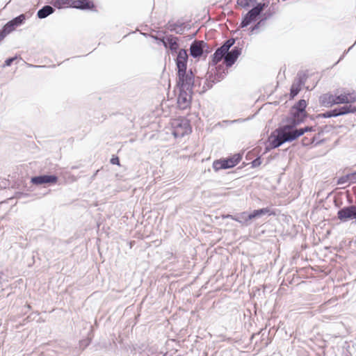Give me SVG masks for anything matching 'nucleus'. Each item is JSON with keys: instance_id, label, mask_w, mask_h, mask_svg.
<instances>
[{"instance_id": "f257e3e1", "label": "nucleus", "mask_w": 356, "mask_h": 356, "mask_svg": "<svg viewBox=\"0 0 356 356\" xmlns=\"http://www.w3.org/2000/svg\"><path fill=\"white\" fill-rule=\"evenodd\" d=\"M307 114L304 113H298L296 111L291 109L290 115L284 121L285 124L280 126L274 131L270 134L269 142L270 147L273 149L276 148V140L281 141L284 138L288 137L294 129H298L297 127L304 122Z\"/></svg>"}, {"instance_id": "f03ea898", "label": "nucleus", "mask_w": 356, "mask_h": 356, "mask_svg": "<svg viewBox=\"0 0 356 356\" xmlns=\"http://www.w3.org/2000/svg\"><path fill=\"white\" fill-rule=\"evenodd\" d=\"M195 76L190 69L184 72H177V86L179 90H193L195 87Z\"/></svg>"}, {"instance_id": "7ed1b4c3", "label": "nucleus", "mask_w": 356, "mask_h": 356, "mask_svg": "<svg viewBox=\"0 0 356 356\" xmlns=\"http://www.w3.org/2000/svg\"><path fill=\"white\" fill-rule=\"evenodd\" d=\"M189 50L193 58H199L202 56L206 58L212 51V48L204 40H195L191 42Z\"/></svg>"}, {"instance_id": "20e7f679", "label": "nucleus", "mask_w": 356, "mask_h": 356, "mask_svg": "<svg viewBox=\"0 0 356 356\" xmlns=\"http://www.w3.org/2000/svg\"><path fill=\"white\" fill-rule=\"evenodd\" d=\"M265 8V3H258L255 6L250 9L243 17L240 26L241 28L247 27L251 23L257 20Z\"/></svg>"}, {"instance_id": "39448f33", "label": "nucleus", "mask_w": 356, "mask_h": 356, "mask_svg": "<svg viewBox=\"0 0 356 356\" xmlns=\"http://www.w3.org/2000/svg\"><path fill=\"white\" fill-rule=\"evenodd\" d=\"M173 134L175 138H181L191 132L190 122L186 119H177L172 122Z\"/></svg>"}, {"instance_id": "423d86ee", "label": "nucleus", "mask_w": 356, "mask_h": 356, "mask_svg": "<svg viewBox=\"0 0 356 356\" xmlns=\"http://www.w3.org/2000/svg\"><path fill=\"white\" fill-rule=\"evenodd\" d=\"M315 131L316 127L312 126H306L302 128H298L294 129V131H293V132H291L290 135L288 136V137L284 138V140L281 141L277 140L276 142H277V143L275 144V147L277 148L285 143L292 142L298 138L300 136H302L306 132Z\"/></svg>"}, {"instance_id": "0eeeda50", "label": "nucleus", "mask_w": 356, "mask_h": 356, "mask_svg": "<svg viewBox=\"0 0 356 356\" xmlns=\"http://www.w3.org/2000/svg\"><path fill=\"white\" fill-rule=\"evenodd\" d=\"M58 177L56 175L42 174L31 178V183L35 186L54 185L58 182Z\"/></svg>"}, {"instance_id": "6e6552de", "label": "nucleus", "mask_w": 356, "mask_h": 356, "mask_svg": "<svg viewBox=\"0 0 356 356\" xmlns=\"http://www.w3.org/2000/svg\"><path fill=\"white\" fill-rule=\"evenodd\" d=\"M337 218L343 222L354 219V223L356 225V206L350 205L342 207L337 211Z\"/></svg>"}, {"instance_id": "1a4fd4ad", "label": "nucleus", "mask_w": 356, "mask_h": 356, "mask_svg": "<svg viewBox=\"0 0 356 356\" xmlns=\"http://www.w3.org/2000/svg\"><path fill=\"white\" fill-rule=\"evenodd\" d=\"M56 8L58 10L63 8H75L81 10H88L89 0H67L66 2L62 3Z\"/></svg>"}, {"instance_id": "9d476101", "label": "nucleus", "mask_w": 356, "mask_h": 356, "mask_svg": "<svg viewBox=\"0 0 356 356\" xmlns=\"http://www.w3.org/2000/svg\"><path fill=\"white\" fill-rule=\"evenodd\" d=\"M193 90H179L177 106L181 110L189 108L191 104Z\"/></svg>"}, {"instance_id": "9b49d317", "label": "nucleus", "mask_w": 356, "mask_h": 356, "mask_svg": "<svg viewBox=\"0 0 356 356\" xmlns=\"http://www.w3.org/2000/svg\"><path fill=\"white\" fill-rule=\"evenodd\" d=\"M188 53L184 49H181L177 52L175 63L177 72H184L187 70Z\"/></svg>"}, {"instance_id": "f8f14e48", "label": "nucleus", "mask_w": 356, "mask_h": 356, "mask_svg": "<svg viewBox=\"0 0 356 356\" xmlns=\"http://www.w3.org/2000/svg\"><path fill=\"white\" fill-rule=\"evenodd\" d=\"M242 48L238 46L234 47L231 51H228L226 55L225 64L227 67H231L241 54Z\"/></svg>"}, {"instance_id": "ddd939ff", "label": "nucleus", "mask_w": 356, "mask_h": 356, "mask_svg": "<svg viewBox=\"0 0 356 356\" xmlns=\"http://www.w3.org/2000/svg\"><path fill=\"white\" fill-rule=\"evenodd\" d=\"M28 18L26 14H20L18 16L13 17L5 24V26L12 33L16 28L24 24Z\"/></svg>"}, {"instance_id": "4468645a", "label": "nucleus", "mask_w": 356, "mask_h": 356, "mask_svg": "<svg viewBox=\"0 0 356 356\" xmlns=\"http://www.w3.org/2000/svg\"><path fill=\"white\" fill-rule=\"evenodd\" d=\"M165 28L170 32L182 34L184 31L185 23L180 21L173 22L170 20L166 24Z\"/></svg>"}, {"instance_id": "2eb2a0df", "label": "nucleus", "mask_w": 356, "mask_h": 356, "mask_svg": "<svg viewBox=\"0 0 356 356\" xmlns=\"http://www.w3.org/2000/svg\"><path fill=\"white\" fill-rule=\"evenodd\" d=\"M227 53L228 52L221 47L217 48L214 54L211 56V60L210 61L209 65L211 66H216L222 59L225 61Z\"/></svg>"}, {"instance_id": "dca6fc26", "label": "nucleus", "mask_w": 356, "mask_h": 356, "mask_svg": "<svg viewBox=\"0 0 356 356\" xmlns=\"http://www.w3.org/2000/svg\"><path fill=\"white\" fill-rule=\"evenodd\" d=\"M233 168L232 159L229 158L216 160L213 163V168L215 171H218L222 169H228Z\"/></svg>"}, {"instance_id": "f3484780", "label": "nucleus", "mask_w": 356, "mask_h": 356, "mask_svg": "<svg viewBox=\"0 0 356 356\" xmlns=\"http://www.w3.org/2000/svg\"><path fill=\"white\" fill-rule=\"evenodd\" d=\"M55 8H56L53 5H44L38 10L37 17L40 19H44L53 14L55 11Z\"/></svg>"}, {"instance_id": "a211bd4d", "label": "nucleus", "mask_w": 356, "mask_h": 356, "mask_svg": "<svg viewBox=\"0 0 356 356\" xmlns=\"http://www.w3.org/2000/svg\"><path fill=\"white\" fill-rule=\"evenodd\" d=\"M319 102L324 107H331L334 105V95L330 93L323 94L320 97Z\"/></svg>"}, {"instance_id": "6ab92c4d", "label": "nucleus", "mask_w": 356, "mask_h": 356, "mask_svg": "<svg viewBox=\"0 0 356 356\" xmlns=\"http://www.w3.org/2000/svg\"><path fill=\"white\" fill-rule=\"evenodd\" d=\"M249 216L250 213H248L246 211H243L240 213H238L236 218H234V220L239 222L243 226H248L251 224L252 220V219H250V218H248Z\"/></svg>"}, {"instance_id": "aec40b11", "label": "nucleus", "mask_w": 356, "mask_h": 356, "mask_svg": "<svg viewBox=\"0 0 356 356\" xmlns=\"http://www.w3.org/2000/svg\"><path fill=\"white\" fill-rule=\"evenodd\" d=\"M221 67H216V73L213 75L212 74H211L209 76V79H208V81L211 82L212 83L211 84L210 86H209V88H211L212 87V85L213 83H215L216 82H219L225 76V72H221Z\"/></svg>"}, {"instance_id": "412c9836", "label": "nucleus", "mask_w": 356, "mask_h": 356, "mask_svg": "<svg viewBox=\"0 0 356 356\" xmlns=\"http://www.w3.org/2000/svg\"><path fill=\"white\" fill-rule=\"evenodd\" d=\"M337 116L356 113V106L345 105L336 108Z\"/></svg>"}, {"instance_id": "4be33fe9", "label": "nucleus", "mask_w": 356, "mask_h": 356, "mask_svg": "<svg viewBox=\"0 0 356 356\" xmlns=\"http://www.w3.org/2000/svg\"><path fill=\"white\" fill-rule=\"evenodd\" d=\"M179 39L177 37H175L172 35H168V40H167V42L168 43V49L171 51L172 53H177L179 49Z\"/></svg>"}, {"instance_id": "5701e85b", "label": "nucleus", "mask_w": 356, "mask_h": 356, "mask_svg": "<svg viewBox=\"0 0 356 356\" xmlns=\"http://www.w3.org/2000/svg\"><path fill=\"white\" fill-rule=\"evenodd\" d=\"M266 214H271L270 210L268 207L254 210L252 212L250 213V216L248 218H250V219L253 220L260 218L261 216Z\"/></svg>"}, {"instance_id": "b1692460", "label": "nucleus", "mask_w": 356, "mask_h": 356, "mask_svg": "<svg viewBox=\"0 0 356 356\" xmlns=\"http://www.w3.org/2000/svg\"><path fill=\"white\" fill-rule=\"evenodd\" d=\"M307 107V102L305 99H300L296 104H295L292 107L291 110L296 111L298 113H307L305 108Z\"/></svg>"}, {"instance_id": "393cba45", "label": "nucleus", "mask_w": 356, "mask_h": 356, "mask_svg": "<svg viewBox=\"0 0 356 356\" xmlns=\"http://www.w3.org/2000/svg\"><path fill=\"white\" fill-rule=\"evenodd\" d=\"M338 117L337 114L336 108L326 111L323 113L318 114L316 115V118H335Z\"/></svg>"}, {"instance_id": "a878e982", "label": "nucleus", "mask_w": 356, "mask_h": 356, "mask_svg": "<svg viewBox=\"0 0 356 356\" xmlns=\"http://www.w3.org/2000/svg\"><path fill=\"white\" fill-rule=\"evenodd\" d=\"M339 104H348L347 95H346L345 93L339 95H334V105Z\"/></svg>"}, {"instance_id": "bb28decb", "label": "nucleus", "mask_w": 356, "mask_h": 356, "mask_svg": "<svg viewBox=\"0 0 356 356\" xmlns=\"http://www.w3.org/2000/svg\"><path fill=\"white\" fill-rule=\"evenodd\" d=\"M17 59H21V57L19 56L15 55L12 57H9L6 58L2 65L1 67L5 68L6 67H10L12 65L14 61H15Z\"/></svg>"}, {"instance_id": "cd10ccee", "label": "nucleus", "mask_w": 356, "mask_h": 356, "mask_svg": "<svg viewBox=\"0 0 356 356\" xmlns=\"http://www.w3.org/2000/svg\"><path fill=\"white\" fill-rule=\"evenodd\" d=\"M256 0H237V5L243 8H248L254 4Z\"/></svg>"}, {"instance_id": "c85d7f7f", "label": "nucleus", "mask_w": 356, "mask_h": 356, "mask_svg": "<svg viewBox=\"0 0 356 356\" xmlns=\"http://www.w3.org/2000/svg\"><path fill=\"white\" fill-rule=\"evenodd\" d=\"M235 44V39L232 38L227 40H225L222 44L220 46L223 49H225L227 52L229 50V49Z\"/></svg>"}, {"instance_id": "c756f323", "label": "nucleus", "mask_w": 356, "mask_h": 356, "mask_svg": "<svg viewBox=\"0 0 356 356\" xmlns=\"http://www.w3.org/2000/svg\"><path fill=\"white\" fill-rule=\"evenodd\" d=\"M307 76L305 75L298 74V78L293 83L296 86H298L299 88H301L302 86H303L306 81Z\"/></svg>"}, {"instance_id": "7c9ffc66", "label": "nucleus", "mask_w": 356, "mask_h": 356, "mask_svg": "<svg viewBox=\"0 0 356 356\" xmlns=\"http://www.w3.org/2000/svg\"><path fill=\"white\" fill-rule=\"evenodd\" d=\"M350 178L349 174L342 176L338 179L337 184L343 185V184H350L351 182H350Z\"/></svg>"}, {"instance_id": "2f4dec72", "label": "nucleus", "mask_w": 356, "mask_h": 356, "mask_svg": "<svg viewBox=\"0 0 356 356\" xmlns=\"http://www.w3.org/2000/svg\"><path fill=\"white\" fill-rule=\"evenodd\" d=\"M301 88L298 87V86L295 85L293 83L291 85V89H290V96L291 98H293L296 97L299 92L300 91Z\"/></svg>"}, {"instance_id": "473e14b6", "label": "nucleus", "mask_w": 356, "mask_h": 356, "mask_svg": "<svg viewBox=\"0 0 356 356\" xmlns=\"http://www.w3.org/2000/svg\"><path fill=\"white\" fill-rule=\"evenodd\" d=\"M11 32L4 24L0 29V42L2 41Z\"/></svg>"}, {"instance_id": "72a5a7b5", "label": "nucleus", "mask_w": 356, "mask_h": 356, "mask_svg": "<svg viewBox=\"0 0 356 356\" xmlns=\"http://www.w3.org/2000/svg\"><path fill=\"white\" fill-rule=\"evenodd\" d=\"M229 159H232L233 167H234L241 161V160L242 159V156L240 154H235Z\"/></svg>"}, {"instance_id": "f704fd0d", "label": "nucleus", "mask_w": 356, "mask_h": 356, "mask_svg": "<svg viewBox=\"0 0 356 356\" xmlns=\"http://www.w3.org/2000/svg\"><path fill=\"white\" fill-rule=\"evenodd\" d=\"M345 94H346V95H347L348 104L356 102V92H347V93L345 92Z\"/></svg>"}, {"instance_id": "c9c22d12", "label": "nucleus", "mask_w": 356, "mask_h": 356, "mask_svg": "<svg viewBox=\"0 0 356 356\" xmlns=\"http://www.w3.org/2000/svg\"><path fill=\"white\" fill-rule=\"evenodd\" d=\"M315 140H316L315 136L312 137V138H308L307 137H304L302 139V144L303 146H308V145L312 144L313 143H314Z\"/></svg>"}, {"instance_id": "e433bc0d", "label": "nucleus", "mask_w": 356, "mask_h": 356, "mask_svg": "<svg viewBox=\"0 0 356 356\" xmlns=\"http://www.w3.org/2000/svg\"><path fill=\"white\" fill-rule=\"evenodd\" d=\"M30 196V194L28 193L21 192V191H16L15 193V195L13 196L14 198L16 199H22L24 197H27Z\"/></svg>"}, {"instance_id": "4c0bfd02", "label": "nucleus", "mask_w": 356, "mask_h": 356, "mask_svg": "<svg viewBox=\"0 0 356 356\" xmlns=\"http://www.w3.org/2000/svg\"><path fill=\"white\" fill-rule=\"evenodd\" d=\"M81 346L86 348L89 346V332L86 334V338L80 341Z\"/></svg>"}, {"instance_id": "58836bf2", "label": "nucleus", "mask_w": 356, "mask_h": 356, "mask_svg": "<svg viewBox=\"0 0 356 356\" xmlns=\"http://www.w3.org/2000/svg\"><path fill=\"white\" fill-rule=\"evenodd\" d=\"M39 313L38 312H33L31 313L30 315H29L25 319L24 321H27V322H30V321H32L33 320H35V318L39 316Z\"/></svg>"}, {"instance_id": "ea45409f", "label": "nucleus", "mask_w": 356, "mask_h": 356, "mask_svg": "<svg viewBox=\"0 0 356 356\" xmlns=\"http://www.w3.org/2000/svg\"><path fill=\"white\" fill-rule=\"evenodd\" d=\"M245 120V119L239 118V119L234 120H223L222 122V123L228 125V124H232L236 123V122H241Z\"/></svg>"}, {"instance_id": "a19ab883", "label": "nucleus", "mask_w": 356, "mask_h": 356, "mask_svg": "<svg viewBox=\"0 0 356 356\" xmlns=\"http://www.w3.org/2000/svg\"><path fill=\"white\" fill-rule=\"evenodd\" d=\"M251 164H252V167H253V168H256V167L259 166L261 164V158L259 156L256 158L255 159H254L252 161Z\"/></svg>"}, {"instance_id": "79ce46f5", "label": "nucleus", "mask_w": 356, "mask_h": 356, "mask_svg": "<svg viewBox=\"0 0 356 356\" xmlns=\"http://www.w3.org/2000/svg\"><path fill=\"white\" fill-rule=\"evenodd\" d=\"M67 0H51V4L53 5L55 8L61 4L62 3L66 2Z\"/></svg>"}, {"instance_id": "37998d69", "label": "nucleus", "mask_w": 356, "mask_h": 356, "mask_svg": "<svg viewBox=\"0 0 356 356\" xmlns=\"http://www.w3.org/2000/svg\"><path fill=\"white\" fill-rule=\"evenodd\" d=\"M110 162L113 165H120V159H119L118 156H113V157L111 159Z\"/></svg>"}, {"instance_id": "c03bdc74", "label": "nucleus", "mask_w": 356, "mask_h": 356, "mask_svg": "<svg viewBox=\"0 0 356 356\" xmlns=\"http://www.w3.org/2000/svg\"><path fill=\"white\" fill-rule=\"evenodd\" d=\"M350 180L351 183H356V171L349 173Z\"/></svg>"}, {"instance_id": "a18cd8bd", "label": "nucleus", "mask_w": 356, "mask_h": 356, "mask_svg": "<svg viewBox=\"0 0 356 356\" xmlns=\"http://www.w3.org/2000/svg\"><path fill=\"white\" fill-rule=\"evenodd\" d=\"M266 21V17H261V19L256 24L259 28L260 26H264L265 24Z\"/></svg>"}, {"instance_id": "49530a36", "label": "nucleus", "mask_w": 356, "mask_h": 356, "mask_svg": "<svg viewBox=\"0 0 356 356\" xmlns=\"http://www.w3.org/2000/svg\"><path fill=\"white\" fill-rule=\"evenodd\" d=\"M259 28L257 26V24H254V26H251L249 30H250V34H253L254 33V31L257 29H259Z\"/></svg>"}, {"instance_id": "de8ad7c7", "label": "nucleus", "mask_w": 356, "mask_h": 356, "mask_svg": "<svg viewBox=\"0 0 356 356\" xmlns=\"http://www.w3.org/2000/svg\"><path fill=\"white\" fill-rule=\"evenodd\" d=\"M272 15H273V14H272L270 11H266V12H265V13L262 15L261 17H266V20H267L268 19H269L270 17H271Z\"/></svg>"}, {"instance_id": "09e8293b", "label": "nucleus", "mask_w": 356, "mask_h": 356, "mask_svg": "<svg viewBox=\"0 0 356 356\" xmlns=\"http://www.w3.org/2000/svg\"><path fill=\"white\" fill-rule=\"evenodd\" d=\"M353 45H352L350 47H349L347 50H346L343 55L340 57L339 60L336 63H338L341 60H342L343 58V57L345 56V55L353 48Z\"/></svg>"}, {"instance_id": "8fccbe9b", "label": "nucleus", "mask_w": 356, "mask_h": 356, "mask_svg": "<svg viewBox=\"0 0 356 356\" xmlns=\"http://www.w3.org/2000/svg\"><path fill=\"white\" fill-rule=\"evenodd\" d=\"M236 216H237V214L236 215L227 214V215L222 216V218H230L232 220H234V218H236Z\"/></svg>"}, {"instance_id": "3c124183", "label": "nucleus", "mask_w": 356, "mask_h": 356, "mask_svg": "<svg viewBox=\"0 0 356 356\" xmlns=\"http://www.w3.org/2000/svg\"><path fill=\"white\" fill-rule=\"evenodd\" d=\"M95 11H97L96 8H95V6L94 4V3L90 1V12H95Z\"/></svg>"}, {"instance_id": "603ef678", "label": "nucleus", "mask_w": 356, "mask_h": 356, "mask_svg": "<svg viewBox=\"0 0 356 356\" xmlns=\"http://www.w3.org/2000/svg\"><path fill=\"white\" fill-rule=\"evenodd\" d=\"M167 40H168V36L166 37V39L165 40V42L163 41V45L165 47H168V43L167 42Z\"/></svg>"}, {"instance_id": "864d4df0", "label": "nucleus", "mask_w": 356, "mask_h": 356, "mask_svg": "<svg viewBox=\"0 0 356 356\" xmlns=\"http://www.w3.org/2000/svg\"><path fill=\"white\" fill-rule=\"evenodd\" d=\"M166 39V37H162L159 38V42L163 43V41L165 42V40Z\"/></svg>"}, {"instance_id": "5fc2aeb1", "label": "nucleus", "mask_w": 356, "mask_h": 356, "mask_svg": "<svg viewBox=\"0 0 356 356\" xmlns=\"http://www.w3.org/2000/svg\"><path fill=\"white\" fill-rule=\"evenodd\" d=\"M81 56H74L73 58H72V59H76V58H80Z\"/></svg>"}, {"instance_id": "6e6d98bb", "label": "nucleus", "mask_w": 356, "mask_h": 356, "mask_svg": "<svg viewBox=\"0 0 356 356\" xmlns=\"http://www.w3.org/2000/svg\"><path fill=\"white\" fill-rule=\"evenodd\" d=\"M153 38H154L155 40H159V38H158V37H156V36H154V37H153Z\"/></svg>"}, {"instance_id": "4d7b16f0", "label": "nucleus", "mask_w": 356, "mask_h": 356, "mask_svg": "<svg viewBox=\"0 0 356 356\" xmlns=\"http://www.w3.org/2000/svg\"><path fill=\"white\" fill-rule=\"evenodd\" d=\"M26 307H27L29 309H31V305H26Z\"/></svg>"}, {"instance_id": "13d9d810", "label": "nucleus", "mask_w": 356, "mask_h": 356, "mask_svg": "<svg viewBox=\"0 0 356 356\" xmlns=\"http://www.w3.org/2000/svg\"><path fill=\"white\" fill-rule=\"evenodd\" d=\"M77 168L76 166H72V169H76Z\"/></svg>"}]
</instances>
